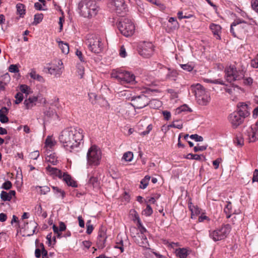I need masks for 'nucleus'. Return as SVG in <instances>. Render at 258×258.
Segmentation results:
<instances>
[{"instance_id": "obj_5", "label": "nucleus", "mask_w": 258, "mask_h": 258, "mask_svg": "<svg viewBox=\"0 0 258 258\" xmlns=\"http://www.w3.org/2000/svg\"><path fill=\"white\" fill-rule=\"evenodd\" d=\"M111 76L116 79L121 84H134L136 83V77L132 72L121 70H113Z\"/></svg>"}, {"instance_id": "obj_49", "label": "nucleus", "mask_w": 258, "mask_h": 258, "mask_svg": "<svg viewBox=\"0 0 258 258\" xmlns=\"http://www.w3.org/2000/svg\"><path fill=\"white\" fill-rule=\"evenodd\" d=\"M204 82L207 83H211L213 84H219L221 85H223L224 83L222 81H221L220 80L216 79V80H211L209 79H204Z\"/></svg>"}, {"instance_id": "obj_36", "label": "nucleus", "mask_w": 258, "mask_h": 258, "mask_svg": "<svg viewBox=\"0 0 258 258\" xmlns=\"http://www.w3.org/2000/svg\"><path fill=\"white\" fill-rule=\"evenodd\" d=\"M53 192L57 198L63 199L65 196V192L63 190L56 186H52Z\"/></svg>"}, {"instance_id": "obj_34", "label": "nucleus", "mask_w": 258, "mask_h": 258, "mask_svg": "<svg viewBox=\"0 0 258 258\" xmlns=\"http://www.w3.org/2000/svg\"><path fill=\"white\" fill-rule=\"evenodd\" d=\"M9 71L11 73H17L16 74V77L19 79L20 77V74L19 73V64H11L9 67Z\"/></svg>"}, {"instance_id": "obj_19", "label": "nucleus", "mask_w": 258, "mask_h": 258, "mask_svg": "<svg viewBox=\"0 0 258 258\" xmlns=\"http://www.w3.org/2000/svg\"><path fill=\"white\" fill-rule=\"evenodd\" d=\"M237 107L238 111L236 112H238L244 118H245L250 114L249 109L247 104L243 102L239 103L237 104Z\"/></svg>"}, {"instance_id": "obj_23", "label": "nucleus", "mask_w": 258, "mask_h": 258, "mask_svg": "<svg viewBox=\"0 0 258 258\" xmlns=\"http://www.w3.org/2000/svg\"><path fill=\"white\" fill-rule=\"evenodd\" d=\"M135 241L140 246L147 248L149 246L147 238L145 234H138V236L135 239Z\"/></svg>"}, {"instance_id": "obj_44", "label": "nucleus", "mask_w": 258, "mask_h": 258, "mask_svg": "<svg viewBox=\"0 0 258 258\" xmlns=\"http://www.w3.org/2000/svg\"><path fill=\"white\" fill-rule=\"evenodd\" d=\"M149 2L156 5L158 6L161 10H164L165 9V6L164 5L162 4L158 0H147Z\"/></svg>"}, {"instance_id": "obj_52", "label": "nucleus", "mask_w": 258, "mask_h": 258, "mask_svg": "<svg viewBox=\"0 0 258 258\" xmlns=\"http://www.w3.org/2000/svg\"><path fill=\"white\" fill-rule=\"evenodd\" d=\"M180 66L182 69H183L184 70L188 71V72L191 71L194 69V67L191 64H190L188 63L180 64Z\"/></svg>"}, {"instance_id": "obj_55", "label": "nucleus", "mask_w": 258, "mask_h": 258, "mask_svg": "<svg viewBox=\"0 0 258 258\" xmlns=\"http://www.w3.org/2000/svg\"><path fill=\"white\" fill-rule=\"evenodd\" d=\"M40 188V194L42 195H45L50 191V188L47 186H37Z\"/></svg>"}, {"instance_id": "obj_64", "label": "nucleus", "mask_w": 258, "mask_h": 258, "mask_svg": "<svg viewBox=\"0 0 258 258\" xmlns=\"http://www.w3.org/2000/svg\"><path fill=\"white\" fill-rule=\"evenodd\" d=\"M8 112V109L6 107H3L0 109V116H7Z\"/></svg>"}, {"instance_id": "obj_27", "label": "nucleus", "mask_w": 258, "mask_h": 258, "mask_svg": "<svg viewBox=\"0 0 258 258\" xmlns=\"http://www.w3.org/2000/svg\"><path fill=\"white\" fill-rule=\"evenodd\" d=\"M210 28L213 34L216 37V38L218 39H220V34L221 33V26L219 25L213 23L210 25Z\"/></svg>"}, {"instance_id": "obj_60", "label": "nucleus", "mask_w": 258, "mask_h": 258, "mask_svg": "<svg viewBox=\"0 0 258 258\" xmlns=\"http://www.w3.org/2000/svg\"><path fill=\"white\" fill-rule=\"evenodd\" d=\"M153 126L151 124H150L148 125L147 127L146 130L141 133L140 135L141 136H146L149 134V133L150 132V131L152 130Z\"/></svg>"}, {"instance_id": "obj_29", "label": "nucleus", "mask_w": 258, "mask_h": 258, "mask_svg": "<svg viewBox=\"0 0 258 258\" xmlns=\"http://www.w3.org/2000/svg\"><path fill=\"white\" fill-rule=\"evenodd\" d=\"M56 42L58 44V46L61 49L62 53L67 54L69 52V45L67 42L56 40Z\"/></svg>"}, {"instance_id": "obj_20", "label": "nucleus", "mask_w": 258, "mask_h": 258, "mask_svg": "<svg viewBox=\"0 0 258 258\" xmlns=\"http://www.w3.org/2000/svg\"><path fill=\"white\" fill-rule=\"evenodd\" d=\"M38 101V97L35 96H30L24 101L25 109H31L36 106Z\"/></svg>"}, {"instance_id": "obj_21", "label": "nucleus", "mask_w": 258, "mask_h": 258, "mask_svg": "<svg viewBox=\"0 0 258 258\" xmlns=\"http://www.w3.org/2000/svg\"><path fill=\"white\" fill-rule=\"evenodd\" d=\"M56 143L55 139L52 136H47L44 143V148L46 151L51 152Z\"/></svg>"}, {"instance_id": "obj_43", "label": "nucleus", "mask_w": 258, "mask_h": 258, "mask_svg": "<svg viewBox=\"0 0 258 258\" xmlns=\"http://www.w3.org/2000/svg\"><path fill=\"white\" fill-rule=\"evenodd\" d=\"M43 18V15L42 14H37L35 15L33 24L37 25L40 23L42 21Z\"/></svg>"}, {"instance_id": "obj_16", "label": "nucleus", "mask_w": 258, "mask_h": 258, "mask_svg": "<svg viewBox=\"0 0 258 258\" xmlns=\"http://www.w3.org/2000/svg\"><path fill=\"white\" fill-rule=\"evenodd\" d=\"M154 50V45L151 42H144L139 53L145 57H149L153 54Z\"/></svg>"}, {"instance_id": "obj_10", "label": "nucleus", "mask_w": 258, "mask_h": 258, "mask_svg": "<svg viewBox=\"0 0 258 258\" xmlns=\"http://www.w3.org/2000/svg\"><path fill=\"white\" fill-rule=\"evenodd\" d=\"M246 24L245 20L237 18L231 24L230 32L234 37H237L238 34L242 32Z\"/></svg>"}, {"instance_id": "obj_4", "label": "nucleus", "mask_w": 258, "mask_h": 258, "mask_svg": "<svg viewBox=\"0 0 258 258\" xmlns=\"http://www.w3.org/2000/svg\"><path fill=\"white\" fill-rule=\"evenodd\" d=\"M87 166H98L102 159V152L97 146L92 145L87 153Z\"/></svg>"}, {"instance_id": "obj_38", "label": "nucleus", "mask_w": 258, "mask_h": 258, "mask_svg": "<svg viewBox=\"0 0 258 258\" xmlns=\"http://www.w3.org/2000/svg\"><path fill=\"white\" fill-rule=\"evenodd\" d=\"M224 211L226 214L227 218H229L230 217L231 214L232 212L231 202H227V205L224 208Z\"/></svg>"}, {"instance_id": "obj_59", "label": "nucleus", "mask_w": 258, "mask_h": 258, "mask_svg": "<svg viewBox=\"0 0 258 258\" xmlns=\"http://www.w3.org/2000/svg\"><path fill=\"white\" fill-rule=\"evenodd\" d=\"M208 145H204V146H195L194 148V150L195 152H197L199 151H203L207 148Z\"/></svg>"}, {"instance_id": "obj_53", "label": "nucleus", "mask_w": 258, "mask_h": 258, "mask_svg": "<svg viewBox=\"0 0 258 258\" xmlns=\"http://www.w3.org/2000/svg\"><path fill=\"white\" fill-rule=\"evenodd\" d=\"M244 136V135H243ZM244 139L243 137H237L235 140V143L237 146H242L244 144Z\"/></svg>"}, {"instance_id": "obj_25", "label": "nucleus", "mask_w": 258, "mask_h": 258, "mask_svg": "<svg viewBox=\"0 0 258 258\" xmlns=\"http://www.w3.org/2000/svg\"><path fill=\"white\" fill-rule=\"evenodd\" d=\"M11 81L10 76L8 73H6L0 77V90L4 91L6 86Z\"/></svg>"}, {"instance_id": "obj_47", "label": "nucleus", "mask_w": 258, "mask_h": 258, "mask_svg": "<svg viewBox=\"0 0 258 258\" xmlns=\"http://www.w3.org/2000/svg\"><path fill=\"white\" fill-rule=\"evenodd\" d=\"M88 96L89 97V100L91 102V103L92 104L96 103L97 98V95L94 93L91 92L88 94Z\"/></svg>"}, {"instance_id": "obj_57", "label": "nucleus", "mask_w": 258, "mask_h": 258, "mask_svg": "<svg viewBox=\"0 0 258 258\" xmlns=\"http://www.w3.org/2000/svg\"><path fill=\"white\" fill-rule=\"evenodd\" d=\"M169 22V23H172L173 25V27L174 28H178L179 27V24L177 22L176 18H174V17H170L169 19V20H168Z\"/></svg>"}, {"instance_id": "obj_24", "label": "nucleus", "mask_w": 258, "mask_h": 258, "mask_svg": "<svg viewBox=\"0 0 258 258\" xmlns=\"http://www.w3.org/2000/svg\"><path fill=\"white\" fill-rule=\"evenodd\" d=\"M46 170L50 175L58 177L59 179H61L63 172H62L61 170L49 165L46 167Z\"/></svg>"}, {"instance_id": "obj_18", "label": "nucleus", "mask_w": 258, "mask_h": 258, "mask_svg": "<svg viewBox=\"0 0 258 258\" xmlns=\"http://www.w3.org/2000/svg\"><path fill=\"white\" fill-rule=\"evenodd\" d=\"M37 226V223L34 220L27 223L24 228L25 235L27 236L33 235L35 233Z\"/></svg>"}, {"instance_id": "obj_26", "label": "nucleus", "mask_w": 258, "mask_h": 258, "mask_svg": "<svg viewBox=\"0 0 258 258\" xmlns=\"http://www.w3.org/2000/svg\"><path fill=\"white\" fill-rule=\"evenodd\" d=\"M16 192L15 190H10L9 192L2 191L1 194V198L3 201H10L13 197L15 196Z\"/></svg>"}, {"instance_id": "obj_9", "label": "nucleus", "mask_w": 258, "mask_h": 258, "mask_svg": "<svg viewBox=\"0 0 258 258\" xmlns=\"http://www.w3.org/2000/svg\"><path fill=\"white\" fill-rule=\"evenodd\" d=\"M225 78L230 83L240 80L244 78L243 70H237L234 66H229L225 69Z\"/></svg>"}, {"instance_id": "obj_42", "label": "nucleus", "mask_w": 258, "mask_h": 258, "mask_svg": "<svg viewBox=\"0 0 258 258\" xmlns=\"http://www.w3.org/2000/svg\"><path fill=\"white\" fill-rule=\"evenodd\" d=\"M153 213V210L149 205H147L146 209L142 211V214L146 216H150Z\"/></svg>"}, {"instance_id": "obj_15", "label": "nucleus", "mask_w": 258, "mask_h": 258, "mask_svg": "<svg viewBox=\"0 0 258 258\" xmlns=\"http://www.w3.org/2000/svg\"><path fill=\"white\" fill-rule=\"evenodd\" d=\"M56 61L57 64L48 68V71L50 74L54 75L56 77H59L63 70V63L60 59H58Z\"/></svg>"}, {"instance_id": "obj_62", "label": "nucleus", "mask_w": 258, "mask_h": 258, "mask_svg": "<svg viewBox=\"0 0 258 258\" xmlns=\"http://www.w3.org/2000/svg\"><path fill=\"white\" fill-rule=\"evenodd\" d=\"M119 54L121 57H125L127 55L125 49L123 45L120 47Z\"/></svg>"}, {"instance_id": "obj_6", "label": "nucleus", "mask_w": 258, "mask_h": 258, "mask_svg": "<svg viewBox=\"0 0 258 258\" xmlns=\"http://www.w3.org/2000/svg\"><path fill=\"white\" fill-rule=\"evenodd\" d=\"M86 43L89 50L93 53L98 54L103 50V43L102 42V39L98 35H88Z\"/></svg>"}, {"instance_id": "obj_46", "label": "nucleus", "mask_w": 258, "mask_h": 258, "mask_svg": "<svg viewBox=\"0 0 258 258\" xmlns=\"http://www.w3.org/2000/svg\"><path fill=\"white\" fill-rule=\"evenodd\" d=\"M15 97L16 98L15 102L16 104H18L21 102L24 98L23 94L20 92L17 93Z\"/></svg>"}, {"instance_id": "obj_33", "label": "nucleus", "mask_w": 258, "mask_h": 258, "mask_svg": "<svg viewBox=\"0 0 258 258\" xmlns=\"http://www.w3.org/2000/svg\"><path fill=\"white\" fill-rule=\"evenodd\" d=\"M30 77L35 80H37L40 82H44V79L41 76L37 74L36 71L34 70H31L29 73Z\"/></svg>"}, {"instance_id": "obj_50", "label": "nucleus", "mask_w": 258, "mask_h": 258, "mask_svg": "<svg viewBox=\"0 0 258 258\" xmlns=\"http://www.w3.org/2000/svg\"><path fill=\"white\" fill-rule=\"evenodd\" d=\"M77 73L80 78H82L84 74V68L83 66L78 65L77 67Z\"/></svg>"}, {"instance_id": "obj_37", "label": "nucleus", "mask_w": 258, "mask_h": 258, "mask_svg": "<svg viewBox=\"0 0 258 258\" xmlns=\"http://www.w3.org/2000/svg\"><path fill=\"white\" fill-rule=\"evenodd\" d=\"M150 178L151 177L150 176H145V177L141 181V185L140 187L142 189H145L149 184Z\"/></svg>"}, {"instance_id": "obj_58", "label": "nucleus", "mask_w": 258, "mask_h": 258, "mask_svg": "<svg viewBox=\"0 0 258 258\" xmlns=\"http://www.w3.org/2000/svg\"><path fill=\"white\" fill-rule=\"evenodd\" d=\"M144 82L147 86H151L154 85V79L153 78H150L148 80V77H146L144 79Z\"/></svg>"}, {"instance_id": "obj_7", "label": "nucleus", "mask_w": 258, "mask_h": 258, "mask_svg": "<svg viewBox=\"0 0 258 258\" xmlns=\"http://www.w3.org/2000/svg\"><path fill=\"white\" fill-rule=\"evenodd\" d=\"M231 230V227L229 224H224L214 230H210L209 235L210 238L216 242L225 239Z\"/></svg>"}, {"instance_id": "obj_8", "label": "nucleus", "mask_w": 258, "mask_h": 258, "mask_svg": "<svg viewBox=\"0 0 258 258\" xmlns=\"http://www.w3.org/2000/svg\"><path fill=\"white\" fill-rule=\"evenodd\" d=\"M120 33L125 37L132 36L135 32V26L131 20L121 18L118 24Z\"/></svg>"}, {"instance_id": "obj_35", "label": "nucleus", "mask_w": 258, "mask_h": 258, "mask_svg": "<svg viewBox=\"0 0 258 258\" xmlns=\"http://www.w3.org/2000/svg\"><path fill=\"white\" fill-rule=\"evenodd\" d=\"M16 9L17 13L20 15V17H23L25 14V7L24 5L19 3L16 5Z\"/></svg>"}, {"instance_id": "obj_28", "label": "nucleus", "mask_w": 258, "mask_h": 258, "mask_svg": "<svg viewBox=\"0 0 258 258\" xmlns=\"http://www.w3.org/2000/svg\"><path fill=\"white\" fill-rule=\"evenodd\" d=\"M175 253L179 258H186L189 253V250L186 248H179L176 249Z\"/></svg>"}, {"instance_id": "obj_56", "label": "nucleus", "mask_w": 258, "mask_h": 258, "mask_svg": "<svg viewBox=\"0 0 258 258\" xmlns=\"http://www.w3.org/2000/svg\"><path fill=\"white\" fill-rule=\"evenodd\" d=\"M39 152L37 150L30 153L29 157L32 159L36 160L39 157Z\"/></svg>"}, {"instance_id": "obj_12", "label": "nucleus", "mask_w": 258, "mask_h": 258, "mask_svg": "<svg viewBox=\"0 0 258 258\" xmlns=\"http://www.w3.org/2000/svg\"><path fill=\"white\" fill-rule=\"evenodd\" d=\"M149 102L148 98L145 95L137 96L132 100V105L136 108H143Z\"/></svg>"}, {"instance_id": "obj_32", "label": "nucleus", "mask_w": 258, "mask_h": 258, "mask_svg": "<svg viewBox=\"0 0 258 258\" xmlns=\"http://www.w3.org/2000/svg\"><path fill=\"white\" fill-rule=\"evenodd\" d=\"M49 152H46V157H45L46 161L53 165H55L57 162V158L54 153L49 154Z\"/></svg>"}, {"instance_id": "obj_17", "label": "nucleus", "mask_w": 258, "mask_h": 258, "mask_svg": "<svg viewBox=\"0 0 258 258\" xmlns=\"http://www.w3.org/2000/svg\"><path fill=\"white\" fill-rule=\"evenodd\" d=\"M111 7L116 13L120 14L125 11L126 5L124 0H112Z\"/></svg>"}, {"instance_id": "obj_51", "label": "nucleus", "mask_w": 258, "mask_h": 258, "mask_svg": "<svg viewBox=\"0 0 258 258\" xmlns=\"http://www.w3.org/2000/svg\"><path fill=\"white\" fill-rule=\"evenodd\" d=\"M29 87L26 85H21L20 87L21 92L27 95L29 94Z\"/></svg>"}, {"instance_id": "obj_40", "label": "nucleus", "mask_w": 258, "mask_h": 258, "mask_svg": "<svg viewBox=\"0 0 258 258\" xmlns=\"http://www.w3.org/2000/svg\"><path fill=\"white\" fill-rule=\"evenodd\" d=\"M133 154L132 152L128 151L124 153L122 156V159L125 161L130 162L133 159Z\"/></svg>"}, {"instance_id": "obj_11", "label": "nucleus", "mask_w": 258, "mask_h": 258, "mask_svg": "<svg viewBox=\"0 0 258 258\" xmlns=\"http://www.w3.org/2000/svg\"><path fill=\"white\" fill-rule=\"evenodd\" d=\"M244 138L249 142H253L258 140V121L254 125L248 127L245 130Z\"/></svg>"}, {"instance_id": "obj_3", "label": "nucleus", "mask_w": 258, "mask_h": 258, "mask_svg": "<svg viewBox=\"0 0 258 258\" xmlns=\"http://www.w3.org/2000/svg\"><path fill=\"white\" fill-rule=\"evenodd\" d=\"M190 90L196 98L197 102L201 105H207L211 100L210 94L205 91L203 86L197 83L192 85Z\"/></svg>"}, {"instance_id": "obj_2", "label": "nucleus", "mask_w": 258, "mask_h": 258, "mask_svg": "<svg viewBox=\"0 0 258 258\" xmlns=\"http://www.w3.org/2000/svg\"><path fill=\"white\" fill-rule=\"evenodd\" d=\"M99 8L96 4L91 0H81L78 5V12L80 16L92 18L98 13Z\"/></svg>"}, {"instance_id": "obj_39", "label": "nucleus", "mask_w": 258, "mask_h": 258, "mask_svg": "<svg viewBox=\"0 0 258 258\" xmlns=\"http://www.w3.org/2000/svg\"><path fill=\"white\" fill-rule=\"evenodd\" d=\"M169 126L170 127L181 129L183 126L182 122L180 120H176L173 121L172 123L169 125Z\"/></svg>"}, {"instance_id": "obj_54", "label": "nucleus", "mask_w": 258, "mask_h": 258, "mask_svg": "<svg viewBox=\"0 0 258 258\" xmlns=\"http://www.w3.org/2000/svg\"><path fill=\"white\" fill-rule=\"evenodd\" d=\"M190 138L196 142H202L203 138L197 134H194L190 136Z\"/></svg>"}, {"instance_id": "obj_13", "label": "nucleus", "mask_w": 258, "mask_h": 258, "mask_svg": "<svg viewBox=\"0 0 258 258\" xmlns=\"http://www.w3.org/2000/svg\"><path fill=\"white\" fill-rule=\"evenodd\" d=\"M161 69V74L165 73V76L161 77V80L163 81L170 80L175 81L178 76V73L176 71L172 70L171 69H167L165 67L161 68V65L157 64Z\"/></svg>"}, {"instance_id": "obj_22", "label": "nucleus", "mask_w": 258, "mask_h": 258, "mask_svg": "<svg viewBox=\"0 0 258 258\" xmlns=\"http://www.w3.org/2000/svg\"><path fill=\"white\" fill-rule=\"evenodd\" d=\"M66 184L70 186L76 187L78 186L77 182L67 172H63L61 179Z\"/></svg>"}, {"instance_id": "obj_63", "label": "nucleus", "mask_w": 258, "mask_h": 258, "mask_svg": "<svg viewBox=\"0 0 258 258\" xmlns=\"http://www.w3.org/2000/svg\"><path fill=\"white\" fill-rule=\"evenodd\" d=\"M12 183L10 181L5 182L2 185V188L5 189H9L12 187Z\"/></svg>"}, {"instance_id": "obj_45", "label": "nucleus", "mask_w": 258, "mask_h": 258, "mask_svg": "<svg viewBox=\"0 0 258 258\" xmlns=\"http://www.w3.org/2000/svg\"><path fill=\"white\" fill-rule=\"evenodd\" d=\"M185 158L187 159H194L196 160H200L201 159V156L197 154H193L191 153L188 154Z\"/></svg>"}, {"instance_id": "obj_30", "label": "nucleus", "mask_w": 258, "mask_h": 258, "mask_svg": "<svg viewBox=\"0 0 258 258\" xmlns=\"http://www.w3.org/2000/svg\"><path fill=\"white\" fill-rule=\"evenodd\" d=\"M88 184L95 190H97L99 188V182L98 179L94 176H91L89 178Z\"/></svg>"}, {"instance_id": "obj_14", "label": "nucleus", "mask_w": 258, "mask_h": 258, "mask_svg": "<svg viewBox=\"0 0 258 258\" xmlns=\"http://www.w3.org/2000/svg\"><path fill=\"white\" fill-rule=\"evenodd\" d=\"M244 118L238 112L235 111L231 113L228 117L230 123L234 128L237 127L243 122Z\"/></svg>"}, {"instance_id": "obj_61", "label": "nucleus", "mask_w": 258, "mask_h": 258, "mask_svg": "<svg viewBox=\"0 0 258 258\" xmlns=\"http://www.w3.org/2000/svg\"><path fill=\"white\" fill-rule=\"evenodd\" d=\"M131 213L132 215H134L133 216L134 220V221L137 220L138 223H140L141 222V221L139 217V215H138L137 212L135 210H133L131 211Z\"/></svg>"}, {"instance_id": "obj_31", "label": "nucleus", "mask_w": 258, "mask_h": 258, "mask_svg": "<svg viewBox=\"0 0 258 258\" xmlns=\"http://www.w3.org/2000/svg\"><path fill=\"white\" fill-rule=\"evenodd\" d=\"M188 208L191 212V218L192 219L195 218L200 213V210L197 206H195L192 203L188 204Z\"/></svg>"}, {"instance_id": "obj_1", "label": "nucleus", "mask_w": 258, "mask_h": 258, "mask_svg": "<svg viewBox=\"0 0 258 258\" xmlns=\"http://www.w3.org/2000/svg\"><path fill=\"white\" fill-rule=\"evenodd\" d=\"M83 130L77 127H70L63 130L59 136V141L64 148L72 152L77 151L83 144Z\"/></svg>"}, {"instance_id": "obj_41", "label": "nucleus", "mask_w": 258, "mask_h": 258, "mask_svg": "<svg viewBox=\"0 0 258 258\" xmlns=\"http://www.w3.org/2000/svg\"><path fill=\"white\" fill-rule=\"evenodd\" d=\"M185 111L191 112V109L186 104L181 105L176 109V112L177 113Z\"/></svg>"}, {"instance_id": "obj_48", "label": "nucleus", "mask_w": 258, "mask_h": 258, "mask_svg": "<svg viewBox=\"0 0 258 258\" xmlns=\"http://www.w3.org/2000/svg\"><path fill=\"white\" fill-rule=\"evenodd\" d=\"M52 229L54 233L56 234V236L57 238H60L62 237L61 232L59 231V228L57 226H56L55 225H53L52 226Z\"/></svg>"}]
</instances>
